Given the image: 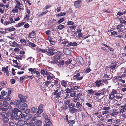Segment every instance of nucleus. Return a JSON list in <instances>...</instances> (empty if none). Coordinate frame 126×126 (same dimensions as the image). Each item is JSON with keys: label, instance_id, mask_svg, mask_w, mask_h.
<instances>
[{"label": "nucleus", "instance_id": "nucleus-1", "mask_svg": "<svg viewBox=\"0 0 126 126\" xmlns=\"http://www.w3.org/2000/svg\"><path fill=\"white\" fill-rule=\"evenodd\" d=\"M16 4L15 6V9L12 10L13 13H17L18 12V10L23 11L24 10V6L22 4H21L20 2L18 0H16Z\"/></svg>", "mask_w": 126, "mask_h": 126}, {"label": "nucleus", "instance_id": "nucleus-2", "mask_svg": "<svg viewBox=\"0 0 126 126\" xmlns=\"http://www.w3.org/2000/svg\"><path fill=\"white\" fill-rule=\"evenodd\" d=\"M106 90L105 89H103L99 91H97L96 90L94 91L92 89L89 90H88V92L90 94H92L94 93V94L97 96H100V95H103L105 94L106 93Z\"/></svg>", "mask_w": 126, "mask_h": 126}, {"label": "nucleus", "instance_id": "nucleus-3", "mask_svg": "<svg viewBox=\"0 0 126 126\" xmlns=\"http://www.w3.org/2000/svg\"><path fill=\"white\" fill-rule=\"evenodd\" d=\"M62 91L61 89H57L56 90H54L55 92H54L53 94L55 95L57 98H59L61 94V91Z\"/></svg>", "mask_w": 126, "mask_h": 126}, {"label": "nucleus", "instance_id": "nucleus-4", "mask_svg": "<svg viewBox=\"0 0 126 126\" xmlns=\"http://www.w3.org/2000/svg\"><path fill=\"white\" fill-rule=\"evenodd\" d=\"M47 52L48 54L51 55H53L55 54V49L53 47H48L47 49Z\"/></svg>", "mask_w": 126, "mask_h": 126}, {"label": "nucleus", "instance_id": "nucleus-5", "mask_svg": "<svg viewBox=\"0 0 126 126\" xmlns=\"http://www.w3.org/2000/svg\"><path fill=\"white\" fill-rule=\"evenodd\" d=\"M47 80H50L55 77L54 75L49 72L47 75Z\"/></svg>", "mask_w": 126, "mask_h": 126}, {"label": "nucleus", "instance_id": "nucleus-6", "mask_svg": "<svg viewBox=\"0 0 126 126\" xmlns=\"http://www.w3.org/2000/svg\"><path fill=\"white\" fill-rule=\"evenodd\" d=\"M76 59L77 62H79L81 65H83L84 64V62L81 57H77Z\"/></svg>", "mask_w": 126, "mask_h": 126}, {"label": "nucleus", "instance_id": "nucleus-7", "mask_svg": "<svg viewBox=\"0 0 126 126\" xmlns=\"http://www.w3.org/2000/svg\"><path fill=\"white\" fill-rule=\"evenodd\" d=\"M81 4V0H78L75 1L74 2V6L77 8H78L80 7Z\"/></svg>", "mask_w": 126, "mask_h": 126}, {"label": "nucleus", "instance_id": "nucleus-8", "mask_svg": "<svg viewBox=\"0 0 126 126\" xmlns=\"http://www.w3.org/2000/svg\"><path fill=\"white\" fill-rule=\"evenodd\" d=\"M95 85L98 87L104 85L102 80H97L95 82Z\"/></svg>", "mask_w": 126, "mask_h": 126}, {"label": "nucleus", "instance_id": "nucleus-9", "mask_svg": "<svg viewBox=\"0 0 126 126\" xmlns=\"http://www.w3.org/2000/svg\"><path fill=\"white\" fill-rule=\"evenodd\" d=\"M60 57L58 56H54L53 60L56 64L58 63V60H59L60 59Z\"/></svg>", "mask_w": 126, "mask_h": 126}, {"label": "nucleus", "instance_id": "nucleus-10", "mask_svg": "<svg viewBox=\"0 0 126 126\" xmlns=\"http://www.w3.org/2000/svg\"><path fill=\"white\" fill-rule=\"evenodd\" d=\"M34 122L36 126H41L42 124V121L41 120L35 121Z\"/></svg>", "mask_w": 126, "mask_h": 126}, {"label": "nucleus", "instance_id": "nucleus-11", "mask_svg": "<svg viewBox=\"0 0 126 126\" xmlns=\"http://www.w3.org/2000/svg\"><path fill=\"white\" fill-rule=\"evenodd\" d=\"M26 121H23L20 120H19L17 123V125H20V126H23L24 125H25L26 123Z\"/></svg>", "mask_w": 126, "mask_h": 126}, {"label": "nucleus", "instance_id": "nucleus-12", "mask_svg": "<svg viewBox=\"0 0 126 126\" xmlns=\"http://www.w3.org/2000/svg\"><path fill=\"white\" fill-rule=\"evenodd\" d=\"M80 76V74L78 73L76 75H74V77L76 78L77 80H81L83 78V77L82 76H81V77H79V76Z\"/></svg>", "mask_w": 126, "mask_h": 126}, {"label": "nucleus", "instance_id": "nucleus-13", "mask_svg": "<svg viewBox=\"0 0 126 126\" xmlns=\"http://www.w3.org/2000/svg\"><path fill=\"white\" fill-rule=\"evenodd\" d=\"M25 57V55L22 54H21L20 55L16 56L15 57V58L18 60H21L23 58Z\"/></svg>", "mask_w": 126, "mask_h": 126}, {"label": "nucleus", "instance_id": "nucleus-14", "mask_svg": "<svg viewBox=\"0 0 126 126\" xmlns=\"http://www.w3.org/2000/svg\"><path fill=\"white\" fill-rule=\"evenodd\" d=\"M49 72L44 69L41 70V74L44 76H47Z\"/></svg>", "mask_w": 126, "mask_h": 126}, {"label": "nucleus", "instance_id": "nucleus-15", "mask_svg": "<svg viewBox=\"0 0 126 126\" xmlns=\"http://www.w3.org/2000/svg\"><path fill=\"white\" fill-rule=\"evenodd\" d=\"M78 111V109H76L74 108L70 109V112L72 114L76 113Z\"/></svg>", "mask_w": 126, "mask_h": 126}, {"label": "nucleus", "instance_id": "nucleus-16", "mask_svg": "<svg viewBox=\"0 0 126 126\" xmlns=\"http://www.w3.org/2000/svg\"><path fill=\"white\" fill-rule=\"evenodd\" d=\"M1 115L2 116L3 118L6 117H9V113L6 112L1 113Z\"/></svg>", "mask_w": 126, "mask_h": 126}, {"label": "nucleus", "instance_id": "nucleus-17", "mask_svg": "<svg viewBox=\"0 0 126 126\" xmlns=\"http://www.w3.org/2000/svg\"><path fill=\"white\" fill-rule=\"evenodd\" d=\"M76 106L78 109L80 111L81 110H80V108L82 107V105L79 102H77L76 104Z\"/></svg>", "mask_w": 126, "mask_h": 126}, {"label": "nucleus", "instance_id": "nucleus-18", "mask_svg": "<svg viewBox=\"0 0 126 126\" xmlns=\"http://www.w3.org/2000/svg\"><path fill=\"white\" fill-rule=\"evenodd\" d=\"M17 107L21 111H23L25 109V108L24 107L23 105L22 104L19 105Z\"/></svg>", "mask_w": 126, "mask_h": 126}, {"label": "nucleus", "instance_id": "nucleus-19", "mask_svg": "<svg viewBox=\"0 0 126 126\" xmlns=\"http://www.w3.org/2000/svg\"><path fill=\"white\" fill-rule=\"evenodd\" d=\"M75 122V121L73 120H69L68 122V124L70 126H73Z\"/></svg>", "mask_w": 126, "mask_h": 126}, {"label": "nucleus", "instance_id": "nucleus-20", "mask_svg": "<svg viewBox=\"0 0 126 126\" xmlns=\"http://www.w3.org/2000/svg\"><path fill=\"white\" fill-rule=\"evenodd\" d=\"M120 107L122 108L120 111V112L123 113L126 110V108L123 106H121Z\"/></svg>", "mask_w": 126, "mask_h": 126}, {"label": "nucleus", "instance_id": "nucleus-21", "mask_svg": "<svg viewBox=\"0 0 126 126\" xmlns=\"http://www.w3.org/2000/svg\"><path fill=\"white\" fill-rule=\"evenodd\" d=\"M64 50V53L66 55H69L70 54V52H71V50L69 49H65Z\"/></svg>", "mask_w": 126, "mask_h": 126}, {"label": "nucleus", "instance_id": "nucleus-22", "mask_svg": "<svg viewBox=\"0 0 126 126\" xmlns=\"http://www.w3.org/2000/svg\"><path fill=\"white\" fill-rule=\"evenodd\" d=\"M126 29L125 28V27L124 26L121 25V27L118 30V32H122L125 30H126Z\"/></svg>", "mask_w": 126, "mask_h": 126}, {"label": "nucleus", "instance_id": "nucleus-23", "mask_svg": "<svg viewBox=\"0 0 126 126\" xmlns=\"http://www.w3.org/2000/svg\"><path fill=\"white\" fill-rule=\"evenodd\" d=\"M48 40L50 43L53 45H54L55 44V42L54 41H53L52 40L50 36H48Z\"/></svg>", "mask_w": 126, "mask_h": 126}, {"label": "nucleus", "instance_id": "nucleus-24", "mask_svg": "<svg viewBox=\"0 0 126 126\" xmlns=\"http://www.w3.org/2000/svg\"><path fill=\"white\" fill-rule=\"evenodd\" d=\"M116 64L115 63H112L110 65V68L112 69H114L116 67Z\"/></svg>", "mask_w": 126, "mask_h": 126}, {"label": "nucleus", "instance_id": "nucleus-25", "mask_svg": "<svg viewBox=\"0 0 126 126\" xmlns=\"http://www.w3.org/2000/svg\"><path fill=\"white\" fill-rule=\"evenodd\" d=\"M64 62L63 60L60 61L58 62V63L57 64L58 66L63 65L64 63Z\"/></svg>", "mask_w": 126, "mask_h": 126}, {"label": "nucleus", "instance_id": "nucleus-26", "mask_svg": "<svg viewBox=\"0 0 126 126\" xmlns=\"http://www.w3.org/2000/svg\"><path fill=\"white\" fill-rule=\"evenodd\" d=\"M59 80L57 78H55L54 79H53V80H52V81H53L52 82H53L54 83V85L55 84H57L58 81H59Z\"/></svg>", "mask_w": 126, "mask_h": 126}, {"label": "nucleus", "instance_id": "nucleus-27", "mask_svg": "<svg viewBox=\"0 0 126 126\" xmlns=\"http://www.w3.org/2000/svg\"><path fill=\"white\" fill-rule=\"evenodd\" d=\"M64 26L62 24H60L57 26L58 29L59 30H62L64 28Z\"/></svg>", "mask_w": 126, "mask_h": 126}, {"label": "nucleus", "instance_id": "nucleus-28", "mask_svg": "<svg viewBox=\"0 0 126 126\" xmlns=\"http://www.w3.org/2000/svg\"><path fill=\"white\" fill-rule=\"evenodd\" d=\"M35 33L34 31H33L31 33H29V37L30 38H32L35 35Z\"/></svg>", "mask_w": 126, "mask_h": 126}, {"label": "nucleus", "instance_id": "nucleus-29", "mask_svg": "<svg viewBox=\"0 0 126 126\" xmlns=\"http://www.w3.org/2000/svg\"><path fill=\"white\" fill-rule=\"evenodd\" d=\"M68 107L70 109H71L72 108H74V107L75 106V105L73 103H71L70 104L68 105Z\"/></svg>", "mask_w": 126, "mask_h": 126}, {"label": "nucleus", "instance_id": "nucleus-30", "mask_svg": "<svg viewBox=\"0 0 126 126\" xmlns=\"http://www.w3.org/2000/svg\"><path fill=\"white\" fill-rule=\"evenodd\" d=\"M10 126H18L15 123L13 122H10L9 123Z\"/></svg>", "mask_w": 126, "mask_h": 126}, {"label": "nucleus", "instance_id": "nucleus-31", "mask_svg": "<svg viewBox=\"0 0 126 126\" xmlns=\"http://www.w3.org/2000/svg\"><path fill=\"white\" fill-rule=\"evenodd\" d=\"M19 110L15 108L12 111V113L15 115V114L17 113V112Z\"/></svg>", "mask_w": 126, "mask_h": 126}, {"label": "nucleus", "instance_id": "nucleus-32", "mask_svg": "<svg viewBox=\"0 0 126 126\" xmlns=\"http://www.w3.org/2000/svg\"><path fill=\"white\" fill-rule=\"evenodd\" d=\"M37 110V108L35 107H33L31 109V110L32 112L33 113H36Z\"/></svg>", "mask_w": 126, "mask_h": 126}, {"label": "nucleus", "instance_id": "nucleus-33", "mask_svg": "<svg viewBox=\"0 0 126 126\" xmlns=\"http://www.w3.org/2000/svg\"><path fill=\"white\" fill-rule=\"evenodd\" d=\"M20 41L21 43L25 45H26V41L24 39H21L20 40Z\"/></svg>", "mask_w": 126, "mask_h": 126}, {"label": "nucleus", "instance_id": "nucleus-34", "mask_svg": "<svg viewBox=\"0 0 126 126\" xmlns=\"http://www.w3.org/2000/svg\"><path fill=\"white\" fill-rule=\"evenodd\" d=\"M109 99L110 100H112L115 97V96L114 95L111 93L109 95Z\"/></svg>", "mask_w": 126, "mask_h": 126}, {"label": "nucleus", "instance_id": "nucleus-35", "mask_svg": "<svg viewBox=\"0 0 126 126\" xmlns=\"http://www.w3.org/2000/svg\"><path fill=\"white\" fill-rule=\"evenodd\" d=\"M8 117H6L3 118L2 119V120L4 122L7 123L9 121V119L8 118Z\"/></svg>", "mask_w": 126, "mask_h": 126}, {"label": "nucleus", "instance_id": "nucleus-36", "mask_svg": "<svg viewBox=\"0 0 126 126\" xmlns=\"http://www.w3.org/2000/svg\"><path fill=\"white\" fill-rule=\"evenodd\" d=\"M52 82V81H50V80H47L46 81L45 85L47 87H48V85L49 84L51 83Z\"/></svg>", "mask_w": 126, "mask_h": 126}, {"label": "nucleus", "instance_id": "nucleus-37", "mask_svg": "<svg viewBox=\"0 0 126 126\" xmlns=\"http://www.w3.org/2000/svg\"><path fill=\"white\" fill-rule=\"evenodd\" d=\"M20 103V101L19 100L15 101L14 102V105H17L19 104Z\"/></svg>", "mask_w": 126, "mask_h": 126}, {"label": "nucleus", "instance_id": "nucleus-38", "mask_svg": "<svg viewBox=\"0 0 126 126\" xmlns=\"http://www.w3.org/2000/svg\"><path fill=\"white\" fill-rule=\"evenodd\" d=\"M8 104V103L6 101H4L3 102V105L4 107H7Z\"/></svg>", "mask_w": 126, "mask_h": 126}, {"label": "nucleus", "instance_id": "nucleus-39", "mask_svg": "<svg viewBox=\"0 0 126 126\" xmlns=\"http://www.w3.org/2000/svg\"><path fill=\"white\" fill-rule=\"evenodd\" d=\"M111 36L112 37H114L115 36V35H117V32H116L115 31H114L111 32Z\"/></svg>", "mask_w": 126, "mask_h": 126}, {"label": "nucleus", "instance_id": "nucleus-40", "mask_svg": "<svg viewBox=\"0 0 126 126\" xmlns=\"http://www.w3.org/2000/svg\"><path fill=\"white\" fill-rule=\"evenodd\" d=\"M8 67L7 66L6 68L5 67H3L2 69V71L3 72L5 73L7 71V70H8Z\"/></svg>", "mask_w": 126, "mask_h": 126}, {"label": "nucleus", "instance_id": "nucleus-41", "mask_svg": "<svg viewBox=\"0 0 126 126\" xmlns=\"http://www.w3.org/2000/svg\"><path fill=\"white\" fill-rule=\"evenodd\" d=\"M12 89L11 88H9L8 90V93L7 95L9 96H10L12 92Z\"/></svg>", "mask_w": 126, "mask_h": 126}, {"label": "nucleus", "instance_id": "nucleus-42", "mask_svg": "<svg viewBox=\"0 0 126 126\" xmlns=\"http://www.w3.org/2000/svg\"><path fill=\"white\" fill-rule=\"evenodd\" d=\"M120 23L121 24L126 25V21L125 20L122 19L120 20Z\"/></svg>", "mask_w": 126, "mask_h": 126}, {"label": "nucleus", "instance_id": "nucleus-43", "mask_svg": "<svg viewBox=\"0 0 126 126\" xmlns=\"http://www.w3.org/2000/svg\"><path fill=\"white\" fill-rule=\"evenodd\" d=\"M64 20V18H62L59 20L57 22V23L60 24L62 23Z\"/></svg>", "mask_w": 126, "mask_h": 126}, {"label": "nucleus", "instance_id": "nucleus-44", "mask_svg": "<svg viewBox=\"0 0 126 126\" xmlns=\"http://www.w3.org/2000/svg\"><path fill=\"white\" fill-rule=\"evenodd\" d=\"M63 110H64L65 111L68 108V107L66 105H63L61 108Z\"/></svg>", "mask_w": 126, "mask_h": 126}, {"label": "nucleus", "instance_id": "nucleus-45", "mask_svg": "<svg viewBox=\"0 0 126 126\" xmlns=\"http://www.w3.org/2000/svg\"><path fill=\"white\" fill-rule=\"evenodd\" d=\"M118 113V112L117 111L113 112L111 113L110 115L111 116H113L117 115Z\"/></svg>", "mask_w": 126, "mask_h": 126}, {"label": "nucleus", "instance_id": "nucleus-46", "mask_svg": "<svg viewBox=\"0 0 126 126\" xmlns=\"http://www.w3.org/2000/svg\"><path fill=\"white\" fill-rule=\"evenodd\" d=\"M47 49H39V51L40 52H42L43 53H45V52H47Z\"/></svg>", "mask_w": 126, "mask_h": 126}, {"label": "nucleus", "instance_id": "nucleus-47", "mask_svg": "<svg viewBox=\"0 0 126 126\" xmlns=\"http://www.w3.org/2000/svg\"><path fill=\"white\" fill-rule=\"evenodd\" d=\"M43 111V110H39L37 111L36 114L37 115H39L41 114Z\"/></svg>", "mask_w": 126, "mask_h": 126}, {"label": "nucleus", "instance_id": "nucleus-48", "mask_svg": "<svg viewBox=\"0 0 126 126\" xmlns=\"http://www.w3.org/2000/svg\"><path fill=\"white\" fill-rule=\"evenodd\" d=\"M66 13H65L61 12L58 14L57 16H65L66 15Z\"/></svg>", "mask_w": 126, "mask_h": 126}, {"label": "nucleus", "instance_id": "nucleus-49", "mask_svg": "<svg viewBox=\"0 0 126 126\" xmlns=\"http://www.w3.org/2000/svg\"><path fill=\"white\" fill-rule=\"evenodd\" d=\"M48 12V11L47 10L44 12H42L39 15L40 16H43L45 15Z\"/></svg>", "mask_w": 126, "mask_h": 126}, {"label": "nucleus", "instance_id": "nucleus-50", "mask_svg": "<svg viewBox=\"0 0 126 126\" xmlns=\"http://www.w3.org/2000/svg\"><path fill=\"white\" fill-rule=\"evenodd\" d=\"M8 30V31L9 32H12L13 31H14L16 30V29L15 28H7L6 29V30Z\"/></svg>", "mask_w": 126, "mask_h": 126}, {"label": "nucleus", "instance_id": "nucleus-51", "mask_svg": "<svg viewBox=\"0 0 126 126\" xmlns=\"http://www.w3.org/2000/svg\"><path fill=\"white\" fill-rule=\"evenodd\" d=\"M72 61V60L70 59H69L65 62V63L67 64L68 65L70 64Z\"/></svg>", "mask_w": 126, "mask_h": 126}, {"label": "nucleus", "instance_id": "nucleus-52", "mask_svg": "<svg viewBox=\"0 0 126 126\" xmlns=\"http://www.w3.org/2000/svg\"><path fill=\"white\" fill-rule=\"evenodd\" d=\"M25 23V22H22L19 23H18V26H16L17 27H20L21 26L23 25Z\"/></svg>", "mask_w": 126, "mask_h": 126}, {"label": "nucleus", "instance_id": "nucleus-53", "mask_svg": "<svg viewBox=\"0 0 126 126\" xmlns=\"http://www.w3.org/2000/svg\"><path fill=\"white\" fill-rule=\"evenodd\" d=\"M61 84L64 87H65L66 86V83L65 81H62Z\"/></svg>", "mask_w": 126, "mask_h": 126}, {"label": "nucleus", "instance_id": "nucleus-54", "mask_svg": "<svg viewBox=\"0 0 126 126\" xmlns=\"http://www.w3.org/2000/svg\"><path fill=\"white\" fill-rule=\"evenodd\" d=\"M44 106V105L43 104H41L38 107V109L39 110H43L42 108Z\"/></svg>", "mask_w": 126, "mask_h": 126}, {"label": "nucleus", "instance_id": "nucleus-55", "mask_svg": "<svg viewBox=\"0 0 126 126\" xmlns=\"http://www.w3.org/2000/svg\"><path fill=\"white\" fill-rule=\"evenodd\" d=\"M25 76H23L21 77L20 78V81L22 83L23 79L25 78Z\"/></svg>", "mask_w": 126, "mask_h": 126}, {"label": "nucleus", "instance_id": "nucleus-56", "mask_svg": "<svg viewBox=\"0 0 126 126\" xmlns=\"http://www.w3.org/2000/svg\"><path fill=\"white\" fill-rule=\"evenodd\" d=\"M56 21V20L54 18L50 20L49 22V23H50V24H51L52 23H54Z\"/></svg>", "mask_w": 126, "mask_h": 126}, {"label": "nucleus", "instance_id": "nucleus-57", "mask_svg": "<svg viewBox=\"0 0 126 126\" xmlns=\"http://www.w3.org/2000/svg\"><path fill=\"white\" fill-rule=\"evenodd\" d=\"M70 29L71 30H74V31L75 29L76 28V27L75 26H72L70 27Z\"/></svg>", "mask_w": 126, "mask_h": 126}, {"label": "nucleus", "instance_id": "nucleus-58", "mask_svg": "<svg viewBox=\"0 0 126 126\" xmlns=\"http://www.w3.org/2000/svg\"><path fill=\"white\" fill-rule=\"evenodd\" d=\"M68 42V41L66 39H64L63 40L62 43L63 44H66Z\"/></svg>", "mask_w": 126, "mask_h": 126}, {"label": "nucleus", "instance_id": "nucleus-59", "mask_svg": "<svg viewBox=\"0 0 126 126\" xmlns=\"http://www.w3.org/2000/svg\"><path fill=\"white\" fill-rule=\"evenodd\" d=\"M111 93L114 95L115 94H117V91L115 90L112 89Z\"/></svg>", "mask_w": 126, "mask_h": 126}, {"label": "nucleus", "instance_id": "nucleus-60", "mask_svg": "<svg viewBox=\"0 0 126 126\" xmlns=\"http://www.w3.org/2000/svg\"><path fill=\"white\" fill-rule=\"evenodd\" d=\"M10 18V22L11 24L12 23H15V21L13 20V18Z\"/></svg>", "mask_w": 126, "mask_h": 126}, {"label": "nucleus", "instance_id": "nucleus-61", "mask_svg": "<svg viewBox=\"0 0 126 126\" xmlns=\"http://www.w3.org/2000/svg\"><path fill=\"white\" fill-rule=\"evenodd\" d=\"M67 24L68 25H73L74 24V23L73 21H69L68 22Z\"/></svg>", "mask_w": 126, "mask_h": 126}, {"label": "nucleus", "instance_id": "nucleus-62", "mask_svg": "<svg viewBox=\"0 0 126 126\" xmlns=\"http://www.w3.org/2000/svg\"><path fill=\"white\" fill-rule=\"evenodd\" d=\"M64 102L65 104L69 105L70 103V100L69 99L66 100L64 101Z\"/></svg>", "mask_w": 126, "mask_h": 126}, {"label": "nucleus", "instance_id": "nucleus-63", "mask_svg": "<svg viewBox=\"0 0 126 126\" xmlns=\"http://www.w3.org/2000/svg\"><path fill=\"white\" fill-rule=\"evenodd\" d=\"M79 99V97L78 96H75L73 98V100L74 102L77 101Z\"/></svg>", "mask_w": 126, "mask_h": 126}, {"label": "nucleus", "instance_id": "nucleus-64", "mask_svg": "<svg viewBox=\"0 0 126 126\" xmlns=\"http://www.w3.org/2000/svg\"><path fill=\"white\" fill-rule=\"evenodd\" d=\"M30 112V109H28L24 110V112L26 114H28Z\"/></svg>", "mask_w": 126, "mask_h": 126}]
</instances>
